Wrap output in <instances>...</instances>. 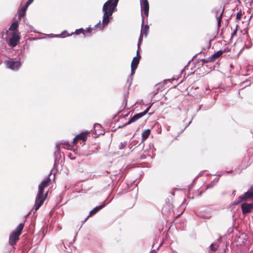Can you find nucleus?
Here are the masks:
<instances>
[{"instance_id": "nucleus-36", "label": "nucleus", "mask_w": 253, "mask_h": 253, "mask_svg": "<svg viewBox=\"0 0 253 253\" xmlns=\"http://www.w3.org/2000/svg\"><path fill=\"white\" fill-rule=\"evenodd\" d=\"M172 253H177L175 251H172Z\"/></svg>"}, {"instance_id": "nucleus-6", "label": "nucleus", "mask_w": 253, "mask_h": 253, "mask_svg": "<svg viewBox=\"0 0 253 253\" xmlns=\"http://www.w3.org/2000/svg\"><path fill=\"white\" fill-rule=\"evenodd\" d=\"M20 36L17 31L13 32L11 37L9 40V45L11 47H15L19 42Z\"/></svg>"}, {"instance_id": "nucleus-2", "label": "nucleus", "mask_w": 253, "mask_h": 253, "mask_svg": "<svg viewBox=\"0 0 253 253\" xmlns=\"http://www.w3.org/2000/svg\"><path fill=\"white\" fill-rule=\"evenodd\" d=\"M50 181V178L48 177L42 180L39 184L38 187V193L36 197L35 203L33 208L35 211H37L43 204L46 198V196H43V189L45 187L48 186Z\"/></svg>"}, {"instance_id": "nucleus-27", "label": "nucleus", "mask_w": 253, "mask_h": 253, "mask_svg": "<svg viewBox=\"0 0 253 253\" xmlns=\"http://www.w3.org/2000/svg\"><path fill=\"white\" fill-rule=\"evenodd\" d=\"M27 26H28L29 28V30L30 31V32H34L35 33H36V32L33 30L34 28L33 26H32L31 25H27Z\"/></svg>"}, {"instance_id": "nucleus-37", "label": "nucleus", "mask_w": 253, "mask_h": 253, "mask_svg": "<svg viewBox=\"0 0 253 253\" xmlns=\"http://www.w3.org/2000/svg\"><path fill=\"white\" fill-rule=\"evenodd\" d=\"M66 31H64L63 32V33H66Z\"/></svg>"}, {"instance_id": "nucleus-7", "label": "nucleus", "mask_w": 253, "mask_h": 253, "mask_svg": "<svg viewBox=\"0 0 253 253\" xmlns=\"http://www.w3.org/2000/svg\"><path fill=\"white\" fill-rule=\"evenodd\" d=\"M150 109V107H148L145 111H144L143 112H141V113H138V114H136L135 115H134L130 120L129 121L126 123L124 126H126L127 125H129L131 123H133V122H135V121H136L137 120H138V119H139L140 118H141V117H142L143 116H144L147 113V112L148 111V110H149Z\"/></svg>"}, {"instance_id": "nucleus-33", "label": "nucleus", "mask_w": 253, "mask_h": 253, "mask_svg": "<svg viewBox=\"0 0 253 253\" xmlns=\"http://www.w3.org/2000/svg\"><path fill=\"white\" fill-rule=\"evenodd\" d=\"M211 216V215L210 214H209L208 215H207V216H205V218H210Z\"/></svg>"}, {"instance_id": "nucleus-18", "label": "nucleus", "mask_w": 253, "mask_h": 253, "mask_svg": "<svg viewBox=\"0 0 253 253\" xmlns=\"http://www.w3.org/2000/svg\"><path fill=\"white\" fill-rule=\"evenodd\" d=\"M223 53V52L221 50L217 51L216 53L212 54L211 57L213 61L220 56Z\"/></svg>"}, {"instance_id": "nucleus-5", "label": "nucleus", "mask_w": 253, "mask_h": 253, "mask_svg": "<svg viewBox=\"0 0 253 253\" xmlns=\"http://www.w3.org/2000/svg\"><path fill=\"white\" fill-rule=\"evenodd\" d=\"M248 199H253V190H250L246 192L243 196L239 197L238 199L233 203V206H236L244 201H246Z\"/></svg>"}, {"instance_id": "nucleus-1", "label": "nucleus", "mask_w": 253, "mask_h": 253, "mask_svg": "<svg viewBox=\"0 0 253 253\" xmlns=\"http://www.w3.org/2000/svg\"><path fill=\"white\" fill-rule=\"evenodd\" d=\"M119 0H108L103 5L102 7V12L103 13L102 23L101 25V22L97 23L95 27L98 28L100 30H102L104 27L107 26L110 22V19H112V16L114 11Z\"/></svg>"}, {"instance_id": "nucleus-11", "label": "nucleus", "mask_w": 253, "mask_h": 253, "mask_svg": "<svg viewBox=\"0 0 253 253\" xmlns=\"http://www.w3.org/2000/svg\"><path fill=\"white\" fill-rule=\"evenodd\" d=\"M141 16H142V24H141L142 29L141 31H142V34L143 35L144 34L145 36L146 37L147 35V34H148V32L149 27L148 25H145V26L144 27V28H143V25H144V15L142 14V13H141Z\"/></svg>"}, {"instance_id": "nucleus-16", "label": "nucleus", "mask_w": 253, "mask_h": 253, "mask_svg": "<svg viewBox=\"0 0 253 253\" xmlns=\"http://www.w3.org/2000/svg\"><path fill=\"white\" fill-rule=\"evenodd\" d=\"M27 9V7H26L25 6L21 8L20 10L18 11V16L19 18H21L25 15Z\"/></svg>"}, {"instance_id": "nucleus-4", "label": "nucleus", "mask_w": 253, "mask_h": 253, "mask_svg": "<svg viewBox=\"0 0 253 253\" xmlns=\"http://www.w3.org/2000/svg\"><path fill=\"white\" fill-rule=\"evenodd\" d=\"M4 63L7 68L13 71L18 70L21 65L20 61H14L11 59L6 60Z\"/></svg>"}, {"instance_id": "nucleus-24", "label": "nucleus", "mask_w": 253, "mask_h": 253, "mask_svg": "<svg viewBox=\"0 0 253 253\" xmlns=\"http://www.w3.org/2000/svg\"><path fill=\"white\" fill-rule=\"evenodd\" d=\"M83 32H84V29H82V28H80V29H77L75 31L74 33L75 34H76V35H79V34H80L81 33H83L84 35L85 36V34H84V33Z\"/></svg>"}, {"instance_id": "nucleus-13", "label": "nucleus", "mask_w": 253, "mask_h": 253, "mask_svg": "<svg viewBox=\"0 0 253 253\" xmlns=\"http://www.w3.org/2000/svg\"><path fill=\"white\" fill-rule=\"evenodd\" d=\"M138 51L139 50H137L136 56L134 57L133 58L131 64V66L133 65V66L137 67V65L139 62V58H140V56H139V55H138Z\"/></svg>"}, {"instance_id": "nucleus-3", "label": "nucleus", "mask_w": 253, "mask_h": 253, "mask_svg": "<svg viewBox=\"0 0 253 253\" xmlns=\"http://www.w3.org/2000/svg\"><path fill=\"white\" fill-rule=\"evenodd\" d=\"M24 223H20L10 235L9 238V243L13 246L16 244L19 240V237L21 235L22 231L24 228Z\"/></svg>"}, {"instance_id": "nucleus-9", "label": "nucleus", "mask_w": 253, "mask_h": 253, "mask_svg": "<svg viewBox=\"0 0 253 253\" xmlns=\"http://www.w3.org/2000/svg\"><path fill=\"white\" fill-rule=\"evenodd\" d=\"M241 209L243 214L248 213L253 209V204L243 203L241 206Z\"/></svg>"}, {"instance_id": "nucleus-28", "label": "nucleus", "mask_w": 253, "mask_h": 253, "mask_svg": "<svg viewBox=\"0 0 253 253\" xmlns=\"http://www.w3.org/2000/svg\"><path fill=\"white\" fill-rule=\"evenodd\" d=\"M138 143V142H136L134 140H133V141H132L131 142V144H133V145H134V146H135V145H138L139 144Z\"/></svg>"}, {"instance_id": "nucleus-22", "label": "nucleus", "mask_w": 253, "mask_h": 253, "mask_svg": "<svg viewBox=\"0 0 253 253\" xmlns=\"http://www.w3.org/2000/svg\"><path fill=\"white\" fill-rule=\"evenodd\" d=\"M126 145H127L126 141L122 142H121V143L120 144L119 148L121 150L124 149V148H125L126 147Z\"/></svg>"}, {"instance_id": "nucleus-26", "label": "nucleus", "mask_w": 253, "mask_h": 253, "mask_svg": "<svg viewBox=\"0 0 253 253\" xmlns=\"http://www.w3.org/2000/svg\"><path fill=\"white\" fill-rule=\"evenodd\" d=\"M237 27H238V26L237 25L236 28L234 30V31L232 33V35H231L232 37H233L235 35H236L237 31Z\"/></svg>"}, {"instance_id": "nucleus-19", "label": "nucleus", "mask_w": 253, "mask_h": 253, "mask_svg": "<svg viewBox=\"0 0 253 253\" xmlns=\"http://www.w3.org/2000/svg\"><path fill=\"white\" fill-rule=\"evenodd\" d=\"M222 15H223V11L221 12V13H220L219 15H217V13L216 15V20H217L218 27H219L220 26Z\"/></svg>"}, {"instance_id": "nucleus-35", "label": "nucleus", "mask_w": 253, "mask_h": 253, "mask_svg": "<svg viewBox=\"0 0 253 253\" xmlns=\"http://www.w3.org/2000/svg\"><path fill=\"white\" fill-rule=\"evenodd\" d=\"M161 244H160V245L159 246V247L157 248V250H158V249H159V248L161 247Z\"/></svg>"}, {"instance_id": "nucleus-31", "label": "nucleus", "mask_w": 253, "mask_h": 253, "mask_svg": "<svg viewBox=\"0 0 253 253\" xmlns=\"http://www.w3.org/2000/svg\"><path fill=\"white\" fill-rule=\"evenodd\" d=\"M91 29H92L91 28L88 27V28H86V32H90L91 31Z\"/></svg>"}, {"instance_id": "nucleus-29", "label": "nucleus", "mask_w": 253, "mask_h": 253, "mask_svg": "<svg viewBox=\"0 0 253 253\" xmlns=\"http://www.w3.org/2000/svg\"><path fill=\"white\" fill-rule=\"evenodd\" d=\"M241 18V14L238 13L236 15V18L238 20L240 19Z\"/></svg>"}, {"instance_id": "nucleus-17", "label": "nucleus", "mask_w": 253, "mask_h": 253, "mask_svg": "<svg viewBox=\"0 0 253 253\" xmlns=\"http://www.w3.org/2000/svg\"><path fill=\"white\" fill-rule=\"evenodd\" d=\"M18 26V23L17 21L13 22L9 27V29L10 30L14 31H17L16 30L17 29Z\"/></svg>"}, {"instance_id": "nucleus-20", "label": "nucleus", "mask_w": 253, "mask_h": 253, "mask_svg": "<svg viewBox=\"0 0 253 253\" xmlns=\"http://www.w3.org/2000/svg\"><path fill=\"white\" fill-rule=\"evenodd\" d=\"M142 40H143V34H142V31H141L140 35L138 44H137V48H138L137 50H139V49L140 48V46L141 44L142 43Z\"/></svg>"}, {"instance_id": "nucleus-8", "label": "nucleus", "mask_w": 253, "mask_h": 253, "mask_svg": "<svg viewBox=\"0 0 253 253\" xmlns=\"http://www.w3.org/2000/svg\"><path fill=\"white\" fill-rule=\"evenodd\" d=\"M140 6L141 12L144 11V15L147 17L149 14V6L147 0H140Z\"/></svg>"}, {"instance_id": "nucleus-12", "label": "nucleus", "mask_w": 253, "mask_h": 253, "mask_svg": "<svg viewBox=\"0 0 253 253\" xmlns=\"http://www.w3.org/2000/svg\"><path fill=\"white\" fill-rule=\"evenodd\" d=\"M105 206V205L102 204L100 206H97L94 208L93 210L90 211L89 215L87 216V217L85 219L84 221L88 218V217L90 215H93V214L96 213L98 211L101 210Z\"/></svg>"}, {"instance_id": "nucleus-15", "label": "nucleus", "mask_w": 253, "mask_h": 253, "mask_svg": "<svg viewBox=\"0 0 253 253\" xmlns=\"http://www.w3.org/2000/svg\"><path fill=\"white\" fill-rule=\"evenodd\" d=\"M150 130L148 129L145 130L142 134V141H144L146 140L149 135L150 134Z\"/></svg>"}, {"instance_id": "nucleus-38", "label": "nucleus", "mask_w": 253, "mask_h": 253, "mask_svg": "<svg viewBox=\"0 0 253 253\" xmlns=\"http://www.w3.org/2000/svg\"><path fill=\"white\" fill-rule=\"evenodd\" d=\"M171 194H172V195H174L173 192H172Z\"/></svg>"}, {"instance_id": "nucleus-10", "label": "nucleus", "mask_w": 253, "mask_h": 253, "mask_svg": "<svg viewBox=\"0 0 253 253\" xmlns=\"http://www.w3.org/2000/svg\"><path fill=\"white\" fill-rule=\"evenodd\" d=\"M89 133V132L85 131L83 132L80 134L77 135L73 139L74 144L77 143V140H82L83 141H85L87 138V135Z\"/></svg>"}, {"instance_id": "nucleus-23", "label": "nucleus", "mask_w": 253, "mask_h": 253, "mask_svg": "<svg viewBox=\"0 0 253 253\" xmlns=\"http://www.w3.org/2000/svg\"><path fill=\"white\" fill-rule=\"evenodd\" d=\"M211 61H213V60L211 59V56L209 57V58H207V59H202V62L203 63H208V62H211Z\"/></svg>"}, {"instance_id": "nucleus-14", "label": "nucleus", "mask_w": 253, "mask_h": 253, "mask_svg": "<svg viewBox=\"0 0 253 253\" xmlns=\"http://www.w3.org/2000/svg\"><path fill=\"white\" fill-rule=\"evenodd\" d=\"M137 67L131 66V74L129 78L127 80V82L129 86H130L131 84L132 81L133 79V76L134 74L135 70L136 69Z\"/></svg>"}, {"instance_id": "nucleus-25", "label": "nucleus", "mask_w": 253, "mask_h": 253, "mask_svg": "<svg viewBox=\"0 0 253 253\" xmlns=\"http://www.w3.org/2000/svg\"><path fill=\"white\" fill-rule=\"evenodd\" d=\"M33 1V0H29L28 1L26 2L25 6L28 8L29 5L32 3Z\"/></svg>"}, {"instance_id": "nucleus-21", "label": "nucleus", "mask_w": 253, "mask_h": 253, "mask_svg": "<svg viewBox=\"0 0 253 253\" xmlns=\"http://www.w3.org/2000/svg\"><path fill=\"white\" fill-rule=\"evenodd\" d=\"M218 246L217 243H213L211 245L210 248L212 251H215Z\"/></svg>"}, {"instance_id": "nucleus-30", "label": "nucleus", "mask_w": 253, "mask_h": 253, "mask_svg": "<svg viewBox=\"0 0 253 253\" xmlns=\"http://www.w3.org/2000/svg\"><path fill=\"white\" fill-rule=\"evenodd\" d=\"M56 149H57V151H59V150H60V144H57L56 145Z\"/></svg>"}, {"instance_id": "nucleus-32", "label": "nucleus", "mask_w": 253, "mask_h": 253, "mask_svg": "<svg viewBox=\"0 0 253 253\" xmlns=\"http://www.w3.org/2000/svg\"><path fill=\"white\" fill-rule=\"evenodd\" d=\"M51 37H61V36L59 35H55L54 36H50Z\"/></svg>"}, {"instance_id": "nucleus-34", "label": "nucleus", "mask_w": 253, "mask_h": 253, "mask_svg": "<svg viewBox=\"0 0 253 253\" xmlns=\"http://www.w3.org/2000/svg\"><path fill=\"white\" fill-rule=\"evenodd\" d=\"M150 253H156V252L154 250L152 251Z\"/></svg>"}]
</instances>
